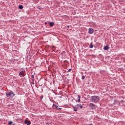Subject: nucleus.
Returning a JSON list of instances; mask_svg holds the SVG:
<instances>
[{
	"instance_id": "1",
	"label": "nucleus",
	"mask_w": 125,
	"mask_h": 125,
	"mask_svg": "<svg viewBox=\"0 0 125 125\" xmlns=\"http://www.w3.org/2000/svg\"><path fill=\"white\" fill-rule=\"evenodd\" d=\"M90 101L93 103H98L100 101V97L99 96H93L90 97Z\"/></svg>"
},
{
	"instance_id": "2",
	"label": "nucleus",
	"mask_w": 125,
	"mask_h": 125,
	"mask_svg": "<svg viewBox=\"0 0 125 125\" xmlns=\"http://www.w3.org/2000/svg\"><path fill=\"white\" fill-rule=\"evenodd\" d=\"M6 96L7 97H9V98H12L14 96H15V94L14 93V92L12 91H10L9 92L6 93Z\"/></svg>"
},
{
	"instance_id": "3",
	"label": "nucleus",
	"mask_w": 125,
	"mask_h": 125,
	"mask_svg": "<svg viewBox=\"0 0 125 125\" xmlns=\"http://www.w3.org/2000/svg\"><path fill=\"white\" fill-rule=\"evenodd\" d=\"M88 106L89 107H90L92 110H95V108H96V105L93 103H90L89 104H88Z\"/></svg>"
},
{
	"instance_id": "4",
	"label": "nucleus",
	"mask_w": 125,
	"mask_h": 125,
	"mask_svg": "<svg viewBox=\"0 0 125 125\" xmlns=\"http://www.w3.org/2000/svg\"><path fill=\"white\" fill-rule=\"evenodd\" d=\"M73 110L75 112H77L78 111V109L80 108V104H77L75 106H73Z\"/></svg>"
},
{
	"instance_id": "5",
	"label": "nucleus",
	"mask_w": 125,
	"mask_h": 125,
	"mask_svg": "<svg viewBox=\"0 0 125 125\" xmlns=\"http://www.w3.org/2000/svg\"><path fill=\"white\" fill-rule=\"evenodd\" d=\"M94 33V29L92 28H89L88 29V34H90V35H91Z\"/></svg>"
},
{
	"instance_id": "6",
	"label": "nucleus",
	"mask_w": 125,
	"mask_h": 125,
	"mask_svg": "<svg viewBox=\"0 0 125 125\" xmlns=\"http://www.w3.org/2000/svg\"><path fill=\"white\" fill-rule=\"evenodd\" d=\"M53 109H57V110H61L62 108H60L59 107H58V106H57V105L53 104V106H52Z\"/></svg>"
},
{
	"instance_id": "7",
	"label": "nucleus",
	"mask_w": 125,
	"mask_h": 125,
	"mask_svg": "<svg viewBox=\"0 0 125 125\" xmlns=\"http://www.w3.org/2000/svg\"><path fill=\"white\" fill-rule=\"evenodd\" d=\"M24 124L27 125H31V121H29L28 120H25Z\"/></svg>"
},
{
	"instance_id": "8",
	"label": "nucleus",
	"mask_w": 125,
	"mask_h": 125,
	"mask_svg": "<svg viewBox=\"0 0 125 125\" xmlns=\"http://www.w3.org/2000/svg\"><path fill=\"white\" fill-rule=\"evenodd\" d=\"M104 50H109V46H108V45L104 46Z\"/></svg>"
},
{
	"instance_id": "9",
	"label": "nucleus",
	"mask_w": 125,
	"mask_h": 125,
	"mask_svg": "<svg viewBox=\"0 0 125 125\" xmlns=\"http://www.w3.org/2000/svg\"><path fill=\"white\" fill-rule=\"evenodd\" d=\"M49 25L50 27H53L54 26V22H49Z\"/></svg>"
},
{
	"instance_id": "10",
	"label": "nucleus",
	"mask_w": 125,
	"mask_h": 125,
	"mask_svg": "<svg viewBox=\"0 0 125 125\" xmlns=\"http://www.w3.org/2000/svg\"><path fill=\"white\" fill-rule=\"evenodd\" d=\"M78 102H81V96H80V95H78Z\"/></svg>"
},
{
	"instance_id": "11",
	"label": "nucleus",
	"mask_w": 125,
	"mask_h": 125,
	"mask_svg": "<svg viewBox=\"0 0 125 125\" xmlns=\"http://www.w3.org/2000/svg\"><path fill=\"white\" fill-rule=\"evenodd\" d=\"M93 46H94L93 45V44H92V43H90V45H89V47L90 48H93Z\"/></svg>"
},
{
	"instance_id": "12",
	"label": "nucleus",
	"mask_w": 125,
	"mask_h": 125,
	"mask_svg": "<svg viewBox=\"0 0 125 125\" xmlns=\"http://www.w3.org/2000/svg\"><path fill=\"white\" fill-rule=\"evenodd\" d=\"M19 8L20 9H23V5H19Z\"/></svg>"
},
{
	"instance_id": "13",
	"label": "nucleus",
	"mask_w": 125,
	"mask_h": 125,
	"mask_svg": "<svg viewBox=\"0 0 125 125\" xmlns=\"http://www.w3.org/2000/svg\"><path fill=\"white\" fill-rule=\"evenodd\" d=\"M21 77H24L25 76V73H24V72H21Z\"/></svg>"
},
{
	"instance_id": "14",
	"label": "nucleus",
	"mask_w": 125,
	"mask_h": 125,
	"mask_svg": "<svg viewBox=\"0 0 125 125\" xmlns=\"http://www.w3.org/2000/svg\"><path fill=\"white\" fill-rule=\"evenodd\" d=\"M125 101L122 100L120 101L119 103L121 104H123V103H125Z\"/></svg>"
},
{
	"instance_id": "15",
	"label": "nucleus",
	"mask_w": 125,
	"mask_h": 125,
	"mask_svg": "<svg viewBox=\"0 0 125 125\" xmlns=\"http://www.w3.org/2000/svg\"><path fill=\"white\" fill-rule=\"evenodd\" d=\"M34 79H32V84H35Z\"/></svg>"
},
{
	"instance_id": "16",
	"label": "nucleus",
	"mask_w": 125,
	"mask_h": 125,
	"mask_svg": "<svg viewBox=\"0 0 125 125\" xmlns=\"http://www.w3.org/2000/svg\"><path fill=\"white\" fill-rule=\"evenodd\" d=\"M79 108H80V109H83V105H82V104H79Z\"/></svg>"
},
{
	"instance_id": "17",
	"label": "nucleus",
	"mask_w": 125,
	"mask_h": 125,
	"mask_svg": "<svg viewBox=\"0 0 125 125\" xmlns=\"http://www.w3.org/2000/svg\"><path fill=\"white\" fill-rule=\"evenodd\" d=\"M12 121H10V122H9V123H8V125H12Z\"/></svg>"
},
{
	"instance_id": "18",
	"label": "nucleus",
	"mask_w": 125,
	"mask_h": 125,
	"mask_svg": "<svg viewBox=\"0 0 125 125\" xmlns=\"http://www.w3.org/2000/svg\"><path fill=\"white\" fill-rule=\"evenodd\" d=\"M84 79H85V77L84 76H83L82 77V80H84Z\"/></svg>"
},
{
	"instance_id": "19",
	"label": "nucleus",
	"mask_w": 125,
	"mask_h": 125,
	"mask_svg": "<svg viewBox=\"0 0 125 125\" xmlns=\"http://www.w3.org/2000/svg\"><path fill=\"white\" fill-rule=\"evenodd\" d=\"M71 71H72V69L69 68V69L68 70V71H67V72L68 73V72H71Z\"/></svg>"
},
{
	"instance_id": "20",
	"label": "nucleus",
	"mask_w": 125,
	"mask_h": 125,
	"mask_svg": "<svg viewBox=\"0 0 125 125\" xmlns=\"http://www.w3.org/2000/svg\"><path fill=\"white\" fill-rule=\"evenodd\" d=\"M72 101H73V102H74V101H75V102H78V101H77V100H76L75 99H73L72 100Z\"/></svg>"
},
{
	"instance_id": "21",
	"label": "nucleus",
	"mask_w": 125,
	"mask_h": 125,
	"mask_svg": "<svg viewBox=\"0 0 125 125\" xmlns=\"http://www.w3.org/2000/svg\"><path fill=\"white\" fill-rule=\"evenodd\" d=\"M32 80H35L34 75L32 76Z\"/></svg>"
},
{
	"instance_id": "22",
	"label": "nucleus",
	"mask_w": 125,
	"mask_h": 125,
	"mask_svg": "<svg viewBox=\"0 0 125 125\" xmlns=\"http://www.w3.org/2000/svg\"><path fill=\"white\" fill-rule=\"evenodd\" d=\"M22 73V71L20 72L19 74V75H20V77H21V74Z\"/></svg>"
},
{
	"instance_id": "23",
	"label": "nucleus",
	"mask_w": 125,
	"mask_h": 125,
	"mask_svg": "<svg viewBox=\"0 0 125 125\" xmlns=\"http://www.w3.org/2000/svg\"><path fill=\"white\" fill-rule=\"evenodd\" d=\"M44 24L45 25H47V22H45Z\"/></svg>"
},
{
	"instance_id": "24",
	"label": "nucleus",
	"mask_w": 125,
	"mask_h": 125,
	"mask_svg": "<svg viewBox=\"0 0 125 125\" xmlns=\"http://www.w3.org/2000/svg\"><path fill=\"white\" fill-rule=\"evenodd\" d=\"M67 28H70V25H67Z\"/></svg>"
},
{
	"instance_id": "25",
	"label": "nucleus",
	"mask_w": 125,
	"mask_h": 125,
	"mask_svg": "<svg viewBox=\"0 0 125 125\" xmlns=\"http://www.w3.org/2000/svg\"><path fill=\"white\" fill-rule=\"evenodd\" d=\"M43 98V97L42 96V97L41 98V99H42Z\"/></svg>"
},
{
	"instance_id": "26",
	"label": "nucleus",
	"mask_w": 125,
	"mask_h": 125,
	"mask_svg": "<svg viewBox=\"0 0 125 125\" xmlns=\"http://www.w3.org/2000/svg\"><path fill=\"white\" fill-rule=\"evenodd\" d=\"M66 76H69V74H67Z\"/></svg>"
},
{
	"instance_id": "27",
	"label": "nucleus",
	"mask_w": 125,
	"mask_h": 125,
	"mask_svg": "<svg viewBox=\"0 0 125 125\" xmlns=\"http://www.w3.org/2000/svg\"><path fill=\"white\" fill-rule=\"evenodd\" d=\"M12 125H15V124H13Z\"/></svg>"
}]
</instances>
